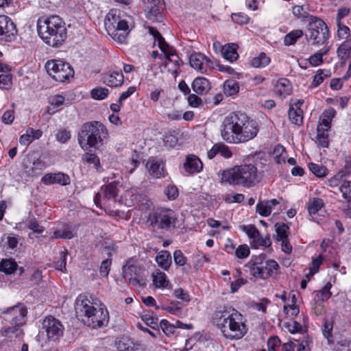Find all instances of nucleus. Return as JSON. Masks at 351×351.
<instances>
[{
	"instance_id": "3c124183",
	"label": "nucleus",
	"mask_w": 351,
	"mask_h": 351,
	"mask_svg": "<svg viewBox=\"0 0 351 351\" xmlns=\"http://www.w3.org/2000/svg\"><path fill=\"white\" fill-rule=\"evenodd\" d=\"M328 51V49H324L322 51L317 52L310 56L308 62L312 66H316L323 62V56L326 55Z\"/></svg>"
},
{
	"instance_id": "473e14b6",
	"label": "nucleus",
	"mask_w": 351,
	"mask_h": 351,
	"mask_svg": "<svg viewBox=\"0 0 351 351\" xmlns=\"http://www.w3.org/2000/svg\"><path fill=\"white\" fill-rule=\"evenodd\" d=\"M11 325V326L1 330V335L8 338H12L14 337H21L23 333V329L21 328L22 326L18 324Z\"/></svg>"
},
{
	"instance_id": "c9c22d12",
	"label": "nucleus",
	"mask_w": 351,
	"mask_h": 351,
	"mask_svg": "<svg viewBox=\"0 0 351 351\" xmlns=\"http://www.w3.org/2000/svg\"><path fill=\"white\" fill-rule=\"evenodd\" d=\"M335 115V110L332 108L326 110L320 117V122L317 126H321L323 130L328 131L330 128V121Z\"/></svg>"
},
{
	"instance_id": "7c9ffc66",
	"label": "nucleus",
	"mask_w": 351,
	"mask_h": 351,
	"mask_svg": "<svg viewBox=\"0 0 351 351\" xmlns=\"http://www.w3.org/2000/svg\"><path fill=\"white\" fill-rule=\"evenodd\" d=\"M18 269L16 262L12 258H3L0 261V271L8 275L14 273Z\"/></svg>"
},
{
	"instance_id": "f3484780",
	"label": "nucleus",
	"mask_w": 351,
	"mask_h": 351,
	"mask_svg": "<svg viewBox=\"0 0 351 351\" xmlns=\"http://www.w3.org/2000/svg\"><path fill=\"white\" fill-rule=\"evenodd\" d=\"M147 18L152 21H160L162 12L165 10L163 0H143Z\"/></svg>"
},
{
	"instance_id": "6e6552de",
	"label": "nucleus",
	"mask_w": 351,
	"mask_h": 351,
	"mask_svg": "<svg viewBox=\"0 0 351 351\" xmlns=\"http://www.w3.org/2000/svg\"><path fill=\"white\" fill-rule=\"evenodd\" d=\"M306 38L313 45H321L326 43L329 37L328 27L325 22L315 16L307 23Z\"/></svg>"
},
{
	"instance_id": "5701e85b",
	"label": "nucleus",
	"mask_w": 351,
	"mask_h": 351,
	"mask_svg": "<svg viewBox=\"0 0 351 351\" xmlns=\"http://www.w3.org/2000/svg\"><path fill=\"white\" fill-rule=\"evenodd\" d=\"M193 90L197 95H206L211 88L210 82L204 77H197L192 82Z\"/></svg>"
},
{
	"instance_id": "c03bdc74",
	"label": "nucleus",
	"mask_w": 351,
	"mask_h": 351,
	"mask_svg": "<svg viewBox=\"0 0 351 351\" xmlns=\"http://www.w3.org/2000/svg\"><path fill=\"white\" fill-rule=\"evenodd\" d=\"M269 62L270 58L263 52L261 53L258 57H255L252 59L251 65L255 68H260L267 66Z\"/></svg>"
},
{
	"instance_id": "a878e982",
	"label": "nucleus",
	"mask_w": 351,
	"mask_h": 351,
	"mask_svg": "<svg viewBox=\"0 0 351 351\" xmlns=\"http://www.w3.org/2000/svg\"><path fill=\"white\" fill-rule=\"evenodd\" d=\"M324 206V201L321 198L314 197L309 201L308 204V211L313 221L318 222L317 214L323 208Z\"/></svg>"
},
{
	"instance_id": "f8f14e48",
	"label": "nucleus",
	"mask_w": 351,
	"mask_h": 351,
	"mask_svg": "<svg viewBox=\"0 0 351 351\" xmlns=\"http://www.w3.org/2000/svg\"><path fill=\"white\" fill-rule=\"evenodd\" d=\"M43 328L45 329L49 340L56 341L64 334V328L62 323L52 315L46 317L43 322Z\"/></svg>"
},
{
	"instance_id": "69168bd1",
	"label": "nucleus",
	"mask_w": 351,
	"mask_h": 351,
	"mask_svg": "<svg viewBox=\"0 0 351 351\" xmlns=\"http://www.w3.org/2000/svg\"><path fill=\"white\" fill-rule=\"evenodd\" d=\"M67 252L62 251L60 254V260L55 263V267L62 271L66 270V261Z\"/></svg>"
},
{
	"instance_id": "6e6d98bb",
	"label": "nucleus",
	"mask_w": 351,
	"mask_h": 351,
	"mask_svg": "<svg viewBox=\"0 0 351 351\" xmlns=\"http://www.w3.org/2000/svg\"><path fill=\"white\" fill-rule=\"evenodd\" d=\"M29 170L26 171L28 174L34 175L37 173V171H41L46 167L45 162L40 158L35 160Z\"/></svg>"
},
{
	"instance_id": "39448f33",
	"label": "nucleus",
	"mask_w": 351,
	"mask_h": 351,
	"mask_svg": "<svg viewBox=\"0 0 351 351\" xmlns=\"http://www.w3.org/2000/svg\"><path fill=\"white\" fill-rule=\"evenodd\" d=\"M257 173V168L254 165H236L222 171L221 182L232 186L239 185L250 188L258 182Z\"/></svg>"
},
{
	"instance_id": "de8ad7c7",
	"label": "nucleus",
	"mask_w": 351,
	"mask_h": 351,
	"mask_svg": "<svg viewBox=\"0 0 351 351\" xmlns=\"http://www.w3.org/2000/svg\"><path fill=\"white\" fill-rule=\"evenodd\" d=\"M331 287V283L330 282H327L326 285L316 293L317 300L322 302L328 300L332 295L330 291Z\"/></svg>"
},
{
	"instance_id": "4be33fe9",
	"label": "nucleus",
	"mask_w": 351,
	"mask_h": 351,
	"mask_svg": "<svg viewBox=\"0 0 351 351\" xmlns=\"http://www.w3.org/2000/svg\"><path fill=\"white\" fill-rule=\"evenodd\" d=\"M184 168L190 174L196 173L202 170L203 164L196 156L189 155L184 163Z\"/></svg>"
},
{
	"instance_id": "9b49d317",
	"label": "nucleus",
	"mask_w": 351,
	"mask_h": 351,
	"mask_svg": "<svg viewBox=\"0 0 351 351\" xmlns=\"http://www.w3.org/2000/svg\"><path fill=\"white\" fill-rule=\"evenodd\" d=\"M27 308L22 303L8 308L1 313V317L10 323V324H18L23 326L26 322Z\"/></svg>"
},
{
	"instance_id": "c85d7f7f",
	"label": "nucleus",
	"mask_w": 351,
	"mask_h": 351,
	"mask_svg": "<svg viewBox=\"0 0 351 351\" xmlns=\"http://www.w3.org/2000/svg\"><path fill=\"white\" fill-rule=\"evenodd\" d=\"M103 201L114 199L118 195L117 182H113L101 188Z\"/></svg>"
},
{
	"instance_id": "dca6fc26",
	"label": "nucleus",
	"mask_w": 351,
	"mask_h": 351,
	"mask_svg": "<svg viewBox=\"0 0 351 351\" xmlns=\"http://www.w3.org/2000/svg\"><path fill=\"white\" fill-rule=\"evenodd\" d=\"M145 167L152 178L159 179L165 178L168 174L165 168V161L162 158L150 157L147 160Z\"/></svg>"
},
{
	"instance_id": "603ef678",
	"label": "nucleus",
	"mask_w": 351,
	"mask_h": 351,
	"mask_svg": "<svg viewBox=\"0 0 351 351\" xmlns=\"http://www.w3.org/2000/svg\"><path fill=\"white\" fill-rule=\"evenodd\" d=\"M149 32L158 41V45L160 49H163L165 47H167V45L168 44L166 43L165 38L162 36V35L156 28L153 27H149Z\"/></svg>"
},
{
	"instance_id": "9d476101",
	"label": "nucleus",
	"mask_w": 351,
	"mask_h": 351,
	"mask_svg": "<svg viewBox=\"0 0 351 351\" xmlns=\"http://www.w3.org/2000/svg\"><path fill=\"white\" fill-rule=\"evenodd\" d=\"M45 68L47 73L57 82H64L74 76V70L72 66L60 60L47 61Z\"/></svg>"
},
{
	"instance_id": "79ce46f5",
	"label": "nucleus",
	"mask_w": 351,
	"mask_h": 351,
	"mask_svg": "<svg viewBox=\"0 0 351 351\" xmlns=\"http://www.w3.org/2000/svg\"><path fill=\"white\" fill-rule=\"evenodd\" d=\"M293 14L298 19H302L304 22H309L311 18H314V16L311 15L304 10V7L302 5H295L293 7Z\"/></svg>"
},
{
	"instance_id": "e2e57ef3",
	"label": "nucleus",
	"mask_w": 351,
	"mask_h": 351,
	"mask_svg": "<svg viewBox=\"0 0 351 351\" xmlns=\"http://www.w3.org/2000/svg\"><path fill=\"white\" fill-rule=\"evenodd\" d=\"M27 227L35 233H42L45 230L44 227L40 226L35 218L31 219L27 221Z\"/></svg>"
},
{
	"instance_id": "a19ab883",
	"label": "nucleus",
	"mask_w": 351,
	"mask_h": 351,
	"mask_svg": "<svg viewBox=\"0 0 351 351\" xmlns=\"http://www.w3.org/2000/svg\"><path fill=\"white\" fill-rule=\"evenodd\" d=\"M273 154L276 163L280 164L285 162L287 154L285 148L282 145L280 144L277 145L274 149Z\"/></svg>"
},
{
	"instance_id": "f257e3e1",
	"label": "nucleus",
	"mask_w": 351,
	"mask_h": 351,
	"mask_svg": "<svg viewBox=\"0 0 351 351\" xmlns=\"http://www.w3.org/2000/svg\"><path fill=\"white\" fill-rule=\"evenodd\" d=\"M221 134L223 139L228 143L247 142L258 132V125L256 121L246 114L234 112L226 117L222 123Z\"/></svg>"
},
{
	"instance_id": "c756f323",
	"label": "nucleus",
	"mask_w": 351,
	"mask_h": 351,
	"mask_svg": "<svg viewBox=\"0 0 351 351\" xmlns=\"http://www.w3.org/2000/svg\"><path fill=\"white\" fill-rule=\"evenodd\" d=\"M123 78L121 72L114 71L104 77V82L109 86L117 87L123 83Z\"/></svg>"
},
{
	"instance_id": "ddd939ff",
	"label": "nucleus",
	"mask_w": 351,
	"mask_h": 351,
	"mask_svg": "<svg viewBox=\"0 0 351 351\" xmlns=\"http://www.w3.org/2000/svg\"><path fill=\"white\" fill-rule=\"evenodd\" d=\"M123 277L134 286L140 285L142 280L141 268L132 258L128 259L122 268Z\"/></svg>"
},
{
	"instance_id": "052dcab7",
	"label": "nucleus",
	"mask_w": 351,
	"mask_h": 351,
	"mask_svg": "<svg viewBox=\"0 0 351 351\" xmlns=\"http://www.w3.org/2000/svg\"><path fill=\"white\" fill-rule=\"evenodd\" d=\"M324 260L322 255H319L317 257L313 258L311 265L310 267L309 275L313 276L319 271V268Z\"/></svg>"
},
{
	"instance_id": "338daca9",
	"label": "nucleus",
	"mask_w": 351,
	"mask_h": 351,
	"mask_svg": "<svg viewBox=\"0 0 351 351\" xmlns=\"http://www.w3.org/2000/svg\"><path fill=\"white\" fill-rule=\"evenodd\" d=\"M111 264L112 260L110 258H107L101 262L99 269L101 276L104 277H107L108 276L110 271Z\"/></svg>"
},
{
	"instance_id": "a211bd4d",
	"label": "nucleus",
	"mask_w": 351,
	"mask_h": 351,
	"mask_svg": "<svg viewBox=\"0 0 351 351\" xmlns=\"http://www.w3.org/2000/svg\"><path fill=\"white\" fill-rule=\"evenodd\" d=\"M17 30L15 24L7 16H0V40L11 42L14 40Z\"/></svg>"
},
{
	"instance_id": "ea45409f",
	"label": "nucleus",
	"mask_w": 351,
	"mask_h": 351,
	"mask_svg": "<svg viewBox=\"0 0 351 351\" xmlns=\"http://www.w3.org/2000/svg\"><path fill=\"white\" fill-rule=\"evenodd\" d=\"M303 36V31L301 29H295L287 34L284 38V44L286 46H289L295 44L298 39Z\"/></svg>"
},
{
	"instance_id": "8fccbe9b",
	"label": "nucleus",
	"mask_w": 351,
	"mask_h": 351,
	"mask_svg": "<svg viewBox=\"0 0 351 351\" xmlns=\"http://www.w3.org/2000/svg\"><path fill=\"white\" fill-rule=\"evenodd\" d=\"M240 230L245 232L252 241L255 239L260 233L254 225H243L240 226Z\"/></svg>"
},
{
	"instance_id": "20e7f679",
	"label": "nucleus",
	"mask_w": 351,
	"mask_h": 351,
	"mask_svg": "<svg viewBox=\"0 0 351 351\" xmlns=\"http://www.w3.org/2000/svg\"><path fill=\"white\" fill-rule=\"evenodd\" d=\"M217 316L219 317L217 325L226 339H240L247 333V327L243 315L235 309L218 311Z\"/></svg>"
},
{
	"instance_id": "4c0bfd02",
	"label": "nucleus",
	"mask_w": 351,
	"mask_h": 351,
	"mask_svg": "<svg viewBox=\"0 0 351 351\" xmlns=\"http://www.w3.org/2000/svg\"><path fill=\"white\" fill-rule=\"evenodd\" d=\"M74 234L69 225H64L62 229L53 232L52 238L53 239H71Z\"/></svg>"
},
{
	"instance_id": "37998d69",
	"label": "nucleus",
	"mask_w": 351,
	"mask_h": 351,
	"mask_svg": "<svg viewBox=\"0 0 351 351\" xmlns=\"http://www.w3.org/2000/svg\"><path fill=\"white\" fill-rule=\"evenodd\" d=\"M317 142L319 146L322 147H328V131L322 129L321 126L317 128Z\"/></svg>"
},
{
	"instance_id": "2f4dec72",
	"label": "nucleus",
	"mask_w": 351,
	"mask_h": 351,
	"mask_svg": "<svg viewBox=\"0 0 351 351\" xmlns=\"http://www.w3.org/2000/svg\"><path fill=\"white\" fill-rule=\"evenodd\" d=\"M289 118L292 123L301 125L303 123V111L300 108H294L290 105L289 109Z\"/></svg>"
},
{
	"instance_id": "e433bc0d",
	"label": "nucleus",
	"mask_w": 351,
	"mask_h": 351,
	"mask_svg": "<svg viewBox=\"0 0 351 351\" xmlns=\"http://www.w3.org/2000/svg\"><path fill=\"white\" fill-rule=\"evenodd\" d=\"M239 91V83L232 79L227 80L223 83V92L227 96H234Z\"/></svg>"
},
{
	"instance_id": "1a4fd4ad",
	"label": "nucleus",
	"mask_w": 351,
	"mask_h": 351,
	"mask_svg": "<svg viewBox=\"0 0 351 351\" xmlns=\"http://www.w3.org/2000/svg\"><path fill=\"white\" fill-rule=\"evenodd\" d=\"M177 217L175 212L169 208H158L147 217V222L152 228L161 230H169L175 227Z\"/></svg>"
},
{
	"instance_id": "f704fd0d",
	"label": "nucleus",
	"mask_w": 351,
	"mask_h": 351,
	"mask_svg": "<svg viewBox=\"0 0 351 351\" xmlns=\"http://www.w3.org/2000/svg\"><path fill=\"white\" fill-rule=\"evenodd\" d=\"M266 255L261 254L258 256H253L248 263L250 274L252 275L254 272L265 263H267Z\"/></svg>"
},
{
	"instance_id": "aec40b11",
	"label": "nucleus",
	"mask_w": 351,
	"mask_h": 351,
	"mask_svg": "<svg viewBox=\"0 0 351 351\" xmlns=\"http://www.w3.org/2000/svg\"><path fill=\"white\" fill-rule=\"evenodd\" d=\"M41 180L45 184H59L62 186L68 185L71 182L69 176L62 172L47 173L42 178Z\"/></svg>"
},
{
	"instance_id": "423d86ee",
	"label": "nucleus",
	"mask_w": 351,
	"mask_h": 351,
	"mask_svg": "<svg viewBox=\"0 0 351 351\" xmlns=\"http://www.w3.org/2000/svg\"><path fill=\"white\" fill-rule=\"evenodd\" d=\"M104 25L108 34L119 43H125L130 30L134 27L132 23H129L121 16V11L118 10H111L106 14Z\"/></svg>"
},
{
	"instance_id": "4468645a",
	"label": "nucleus",
	"mask_w": 351,
	"mask_h": 351,
	"mask_svg": "<svg viewBox=\"0 0 351 351\" xmlns=\"http://www.w3.org/2000/svg\"><path fill=\"white\" fill-rule=\"evenodd\" d=\"M160 50L163 52L164 56L161 54L159 56V58L161 60L162 59V57L165 58V68L167 69V71L171 74L178 73V71L182 61L176 53V50L169 45H167V47H165L163 49Z\"/></svg>"
},
{
	"instance_id": "f03ea898",
	"label": "nucleus",
	"mask_w": 351,
	"mask_h": 351,
	"mask_svg": "<svg viewBox=\"0 0 351 351\" xmlns=\"http://www.w3.org/2000/svg\"><path fill=\"white\" fill-rule=\"evenodd\" d=\"M37 31L42 40L53 47L62 45L67 38L65 23L58 15L40 17L37 21Z\"/></svg>"
},
{
	"instance_id": "a18cd8bd",
	"label": "nucleus",
	"mask_w": 351,
	"mask_h": 351,
	"mask_svg": "<svg viewBox=\"0 0 351 351\" xmlns=\"http://www.w3.org/2000/svg\"><path fill=\"white\" fill-rule=\"evenodd\" d=\"M339 190L341 193L343 199L351 204V181H343L339 187Z\"/></svg>"
},
{
	"instance_id": "0eeeda50",
	"label": "nucleus",
	"mask_w": 351,
	"mask_h": 351,
	"mask_svg": "<svg viewBox=\"0 0 351 351\" xmlns=\"http://www.w3.org/2000/svg\"><path fill=\"white\" fill-rule=\"evenodd\" d=\"M106 131L105 126L99 121L86 123L78 134V143L83 149L85 145L97 149L104 144L101 134Z\"/></svg>"
},
{
	"instance_id": "2eb2a0df",
	"label": "nucleus",
	"mask_w": 351,
	"mask_h": 351,
	"mask_svg": "<svg viewBox=\"0 0 351 351\" xmlns=\"http://www.w3.org/2000/svg\"><path fill=\"white\" fill-rule=\"evenodd\" d=\"M189 63L195 70L202 73H207L215 68V62L201 53H193L190 56Z\"/></svg>"
},
{
	"instance_id": "680f3d73",
	"label": "nucleus",
	"mask_w": 351,
	"mask_h": 351,
	"mask_svg": "<svg viewBox=\"0 0 351 351\" xmlns=\"http://www.w3.org/2000/svg\"><path fill=\"white\" fill-rule=\"evenodd\" d=\"M326 73L324 72L323 70H319L317 73L314 75L313 80L312 82V85L313 86H319L323 81L325 77H327L330 75L329 71H325Z\"/></svg>"
},
{
	"instance_id": "72a5a7b5",
	"label": "nucleus",
	"mask_w": 351,
	"mask_h": 351,
	"mask_svg": "<svg viewBox=\"0 0 351 351\" xmlns=\"http://www.w3.org/2000/svg\"><path fill=\"white\" fill-rule=\"evenodd\" d=\"M153 282L156 288H166L169 284L167 280L166 274L159 269L156 270L153 274Z\"/></svg>"
},
{
	"instance_id": "49530a36",
	"label": "nucleus",
	"mask_w": 351,
	"mask_h": 351,
	"mask_svg": "<svg viewBox=\"0 0 351 351\" xmlns=\"http://www.w3.org/2000/svg\"><path fill=\"white\" fill-rule=\"evenodd\" d=\"M271 244V239L269 236L263 237L261 234H258V236L256 237L255 239L252 241L251 245L252 247L258 248L259 247H269Z\"/></svg>"
},
{
	"instance_id": "4d7b16f0",
	"label": "nucleus",
	"mask_w": 351,
	"mask_h": 351,
	"mask_svg": "<svg viewBox=\"0 0 351 351\" xmlns=\"http://www.w3.org/2000/svg\"><path fill=\"white\" fill-rule=\"evenodd\" d=\"M338 56L341 60H346L350 54V47L348 43H342L337 49Z\"/></svg>"
},
{
	"instance_id": "5fc2aeb1",
	"label": "nucleus",
	"mask_w": 351,
	"mask_h": 351,
	"mask_svg": "<svg viewBox=\"0 0 351 351\" xmlns=\"http://www.w3.org/2000/svg\"><path fill=\"white\" fill-rule=\"evenodd\" d=\"M82 160L88 163L94 165L95 167L98 169L100 166V161L99 158L92 153H86L82 156Z\"/></svg>"
},
{
	"instance_id": "412c9836",
	"label": "nucleus",
	"mask_w": 351,
	"mask_h": 351,
	"mask_svg": "<svg viewBox=\"0 0 351 351\" xmlns=\"http://www.w3.org/2000/svg\"><path fill=\"white\" fill-rule=\"evenodd\" d=\"M114 345L117 351H138L140 345L128 337H121L115 340Z\"/></svg>"
},
{
	"instance_id": "bf43d9fd",
	"label": "nucleus",
	"mask_w": 351,
	"mask_h": 351,
	"mask_svg": "<svg viewBox=\"0 0 351 351\" xmlns=\"http://www.w3.org/2000/svg\"><path fill=\"white\" fill-rule=\"evenodd\" d=\"M108 95V90L106 88H97L91 90V97L97 100L104 99Z\"/></svg>"
},
{
	"instance_id": "58836bf2",
	"label": "nucleus",
	"mask_w": 351,
	"mask_h": 351,
	"mask_svg": "<svg viewBox=\"0 0 351 351\" xmlns=\"http://www.w3.org/2000/svg\"><path fill=\"white\" fill-rule=\"evenodd\" d=\"M276 240L280 241L287 239L289 236V226L285 223H276L275 224Z\"/></svg>"
},
{
	"instance_id": "09e8293b",
	"label": "nucleus",
	"mask_w": 351,
	"mask_h": 351,
	"mask_svg": "<svg viewBox=\"0 0 351 351\" xmlns=\"http://www.w3.org/2000/svg\"><path fill=\"white\" fill-rule=\"evenodd\" d=\"M309 170L317 177L323 178L326 175V168L322 165H319L313 162L308 164Z\"/></svg>"
},
{
	"instance_id": "13d9d810",
	"label": "nucleus",
	"mask_w": 351,
	"mask_h": 351,
	"mask_svg": "<svg viewBox=\"0 0 351 351\" xmlns=\"http://www.w3.org/2000/svg\"><path fill=\"white\" fill-rule=\"evenodd\" d=\"M164 193L169 200L176 199L178 197V189L173 184L168 185L164 190Z\"/></svg>"
},
{
	"instance_id": "6ab92c4d",
	"label": "nucleus",
	"mask_w": 351,
	"mask_h": 351,
	"mask_svg": "<svg viewBox=\"0 0 351 351\" xmlns=\"http://www.w3.org/2000/svg\"><path fill=\"white\" fill-rule=\"evenodd\" d=\"M278 269L279 265L276 261L267 260V263L259 267L252 276L261 279H267L276 273Z\"/></svg>"
},
{
	"instance_id": "0e129e2a",
	"label": "nucleus",
	"mask_w": 351,
	"mask_h": 351,
	"mask_svg": "<svg viewBox=\"0 0 351 351\" xmlns=\"http://www.w3.org/2000/svg\"><path fill=\"white\" fill-rule=\"evenodd\" d=\"M333 328V322L331 320L326 319L322 326L323 335L329 341L332 337V331Z\"/></svg>"
},
{
	"instance_id": "bb28decb",
	"label": "nucleus",
	"mask_w": 351,
	"mask_h": 351,
	"mask_svg": "<svg viewBox=\"0 0 351 351\" xmlns=\"http://www.w3.org/2000/svg\"><path fill=\"white\" fill-rule=\"evenodd\" d=\"M237 45L234 43L227 44L222 47L221 53L225 59L230 62H234L237 60L239 54L237 51Z\"/></svg>"
},
{
	"instance_id": "393cba45",
	"label": "nucleus",
	"mask_w": 351,
	"mask_h": 351,
	"mask_svg": "<svg viewBox=\"0 0 351 351\" xmlns=\"http://www.w3.org/2000/svg\"><path fill=\"white\" fill-rule=\"evenodd\" d=\"M291 89V84L286 78L278 80L274 86L275 93L282 97H285L290 95Z\"/></svg>"
},
{
	"instance_id": "b1692460",
	"label": "nucleus",
	"mask_w": 351,
	"mask_h": 351,
	"mask_svg": "<svg viewBox=\"0 0 351 351\" xmlns=\"http://www.w3.org/2000/svg\"><path fill=\"white\" fill-rule=\"evenodd\" d=\"M279 204L276 199L259 202L256 206V211L262 217H268L272 208Z\"/></svg>"
},
{
	"instance_id": "774afa93",
	"label": "nucleus",
	"mask_w": 351,
	"mask_h": 351,
	"mask_svg": "<svg viewBox=\"0 0 351 351\" xmlns=\"http://www.w3.org/2000/svg\"><path fill=\"white\" fill-rule=\"evenodd\" d=\"M56 137L58 142L65 143L71 138V133L66 130L62 129L58 132Z\"/></svg>"
},
{
	"instance_id": "864d4df0",
	"label": "nucleus",
	"mask_w": 351,
	"mask_h": 351,
	"mask_svg": "<svg viewBox=\"0 0 351 351\" xmlns=\"http://www.w3.org/2000/svg\"><path fill=\"white\" fill-rule=\"evenodd\" d=\"M142 320L145 322V324L153 329H156L158 327V318L154 317L152 313L151 314L149 312L145 313L141 316Z\"/></svg>"
},
{
	"instance_id": "7ed1b4c3",
	"label": "nucleus",
	"mask_w": 351,
	"mask_h": 351,
	"mask_svg": "<svg viewBox=\"0 0 351 351\" xmlns=\"http://www.w3.org/2000/svg\"><path fill=\"white\" fill-rule=\"evenodd\" d=\"M75 310L77 317L91 328H102L108 324V310L104 308L97 309L85 295L80 294L77 296L75 302Z\"/></svg>"
},
{
	"instance_id": "cd10ccee",
	"label": "nucleus",
	"mask_w": 351,
	"mask_h": 351,
	"mask_svg": "<svg viewBox=\"0 0 351 351\" xmlns=\"http://www.w3.org/2000/svg\"><path fill=\"white\" fill-rule=\"evenodd\" d=\"M158 266L164 270H168L171 265V255L167 250L160 251L156 257Z\"/></svg>"
}]
</instances>
